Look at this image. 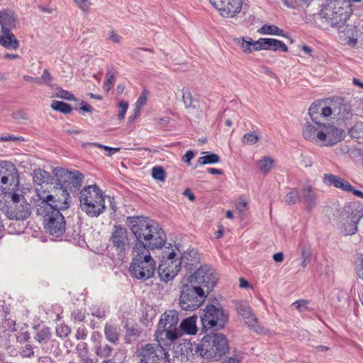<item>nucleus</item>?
I'll list each match as a JSON object with an SVG mask.
<instances>
[{
	"instance_id": "obj_16",
	"label": "nucleus",
	"mask_w": 363,
	"mask_h": 363,
	"mask_svg": "<svg viewBox=\"0 0 363 363\" xmlns=\"http://www.w3.org/2000/svg\"><path fill=\"white\" fill-rule=\"evenodd\" d=\"M6 184L17 186L18 175L17 169L12 163L4 161L0 162V186Z\"/></svg>"
},
{
	"instance_id": "obj_7",
	"label": "nucleus",
	"mask_w": 363,
	"mask_h": 363,
	"mask_svg": "<svg viewBox=\"0 0 363 363\" xmlns=\"http://www.w3.org/2000/svg\"><path fill=\"white\" fill-rule=\"evenodd\" d=\"M207 296L203 287L187 281L181 289L179 303L182 309L193 311L203 303Z\"/></svg>"
},
{
	"instance_id": "obj_37",
	"label": "nucleus",
	"mask_w": 363,
	"mask_h": 363,
	"mask_svg": "<svg viewBox=\"0 0 363 363\" xmlns=\"http://www.w3.org/2000/svg\"><path fill=\"white\" fill-rule=\"evenodd\" d=\"M285 203L287 205H293L301 202V196L296 189H290L284 198Z\"/></svg>"
},
{
	"instance_id": "obj_32",
	"label": "nucleus",
	"mask_w": 363,
	"mask_h": 363,
	"mask_svg": "<svg viewBox=\"0 0 363 363\" xmlns=\"http://www.w3.org/2000/svg\"><path fill=\"white\" fill-rule=\"evenodd\" d=\"M274 165V160L270 157H263L257 162L258 170L264 174L270 172Z\"/></svg>"
},
{
	"instance_id": "obj_14",
	"label": "nucleus",
	"mask_w": 363,
	"mask_h": 363,
	"mask_svg": "<svg viewBox=\"0 0 363 363\" xmlns=\"http://www.w3.org/2000/svg\"><path fill=\"white\" fill-rule=\"evenodd\" d=\"M111 245L118 253L125 252L129 246L128 232L127 229L120 225H113L110 238Z\"/></svg>"
},
{
	"instance_id": "obj_49",
	"label": "nucleus",
	"mask_w": 363,
	"mask_h": 363,
	"mask_svg": "<svg viewBox=\"0 0 363 363\" xmlns=\"http://www.w3.org/2000/svg\"><path fill=\"white\" fill-rule=\"evenodd\" d=\"M340 177L330 174H326L324 176L323 178V182L328 186H334L335 187L336 183L339 181Z\"/></svg>"
},
{
	"instance_id": "obj_25",
	"label": "nucleus",
	"mask_w": 363,
	"mask_h": 363,
	"mask_svg": "<svg viewBox=\"0 0 363 363\" xmlns=\"http://www.w3.org/2000/svg\"><path fill=\"white\" fill-rule=\"evenodd\" d=\"M36 192L38 196L41 201L40 204L38 205L39 208H38L37 212L38 215H43L45 211L52 209V206H50L52 191H47L40 186V188H36Z\"/></svg>"
},
{
	"instance_id": "obj_11",
	"label": "nucleus",
	"mask_w": 363,
	"mask_h": 363,
	"mask_svg": "<svg viewBox=\"0 0 363 363\" xmlns=\"http://www.w3.org/2000/svg\"><path fill=\"white\" fill-rule=\"evenodd\" d=\"M42 216L47 233L55 238H58L65 233V221L60 211L57 209L48 210Z\"/></svg>"
},
{
	"instance_id": "obj_13",
	"label": "nucleus",
	"mask_w": 363,
	"mask_h": 363,
	"mask_svg": "<svg viewBox=\"0 0 363 363\" xmlns=\"http://www.w3.org/2000/svg\"><path fill=\"white\" fill-rule=\"evenodd\" d=\"M54 174L57 179V186H67L72 184L74 187L81 186L83 174L79 171H69L68 169L57 167L54 169Z\"/></svg>"
},
{
	"instance_id": "obj_3",
	"label": "nucleus",
	"mask_w": 363,
	"mask_h": 363,
	"mask_svg": "<svg viewBox=\"0 0 363 363\" xmlns=\"http://www.w3.org/2000/svg\"><path fill=\"white\" fill-rule=\"evenodd\" d=\"M106 196L96 185H89L82 188L79 193V202L82 210L90 217H98L106 209Z\"/></svg>"
},
{
	"instance_id": "obj_23",
	"label": "nucleus",
	"mask_w": 363,
	"mask_h": 363,
	"mask_svg": "<svg viewBox=\"0 0 363 363\" xmlns=\"http://www.w3.org/2000/svg\"><path fill=\"white\" fill-rule=\"evenodd\" d=\"M11 30L12 28L1 29L0 45L7 50H16L20 45Z\"/></svg>"
},
{
	"instance_id": "obj_30",
	"label": "nucleus",
	"mask_w": 363,
	"mask_h": 363,
	"mask_svg": "<svg viewBox=\"0 0 363 363\" xmlns=\"http://www.w3.org/2000/svg\"><path fill=\"white\" fill-rule=\"evenodd\" d=\"M257 32L262 35H272L290 38L286 34L284 33L283 30L280 29L275 25L264 24L258 29Z\"/></svg>"
},
{
	"instance_id": "obj_40",
	"label": "nucleus",
	"mask_w": 363,
	"mask_h": 363,
	"mask_svg": "<svg viewBox=\"0 0 363 363\" xmlns=\"http://www.w3.org/2000/svg\"><path fill=\"white\" fill-rule=\"evenodd\" d=\"M51 108L57 111L62 113H69L72 111V106L63 101H53L51 104Z\"/></svg>"
},
{
	"instance_id": "obj_36",
	"label": "nucleus",
	"mask_w": 363,
	"mask_h": 363,
	"mask_svg": "<svg viewBox=\"0 0 363 363\" xmlns=\"http://www.w3.org/2000/svg\"><path fill=\"white\" fill-rule=\"evenodd\" d=\"M243 320L245 324L255 333H262L263 332V328L259 325L257 318L253 313Z\"/></svg>"
},
{
	"instance_id": "obj_50",
	"label": "nucleus",
	"mask_w": 363,
	"mask_h": 363,
	"mask_svg": "<svg viewBox=\"0 0 363 363\" xmlns=\"http://www.w3.org/2000/svg\"><path fill=\"white\" fill-rule=\"evenodd\" d=\"M335 187L350 192L353 190V186L342 178H340L339 181L336 183Z\"/></svg>"
},
{
	"instance_id": "obj_35",
	"label": "nucleus",
	"mask_w": 363,
	"mask_h": 363,
	"mask_svg": "<svg viewBox=\"0 0 363 363\" xmlns=\"http://www.w3.org/2000/svg\"><path fill=\"white\" fill-rule=\"evenodd\" d=\"M50 177V174L43 169H37L33 171V182L39 186H42V184L47 182Z\"/></svg>"
},
{
	"instance_id": "obj_26",
	"label": "nucleus",
	"mask_w": 363,
	"mask_h": 363,
	"mask_svg": "<svg viewBox=\"0 0 363 363\" xmlns=\"http://www.w3.org/2000/svg\"><path fill=\"white\" fill-rule=\"evenodd\" d=\"M315 191L313 189L311 184L306 182L303 184L302 189L301 200L306 205L307 210H311L315 206Z\"/></svg>"
},
{
	"instance_id": "obj_57",
	"label": "nucleus",
	"mask_w": 363,
	"mask_h": 363,
	"mask_svg": "<svg viewBox=\"0 0 363 363\" xmlns=\"http://www.w3.org/2000/svg\"><path fill=\"white\" fill-rule=\"evenodd\" d=\"M147 100V95L145 94V93L143 92L138 99L136 103L135 104V106L142 109V108L146 104Z\"/></svg>"
},
{
	"instance_id": "obj_44",
	"label": "nucleus",
	"mask_w": 363,
	"mask_h": 363,
	"mask_svg": "<svg viewBox=\"0 0 363 363\" xmlns=\"http://www.w3.org/2000/svg\"><path fill=\"white\" fill-rule=\"evenodd\" d=\"M166 176V172L162 167H154L152 169V177L155 179L160 182H164L165 180Z\"/></svg>"
},
{
	"instance_id": "obj_1",
	"label": "nucleus",
	"mask_w": 363,
	"mask_h": 363,
	"mask_svg": "<svg viewBox=\"0 0 363 363\" xmlns=\"http://www.w3.org/2000/svg\"><path fill=\"white\" fill-rule=\"evenodd\" d=\"M130 229L136 238L133 247L139 244L146 249L161 248L167 238L160 224L155 220L142 216L128 217Z\"/></svg>"
},
{
	"instance_id": "obj_38",
	"label": "nucleus",
	"mask_w": 363,
	"mask_h": 363,
	"mask_svg": "<svg viewBox=\"0 0 363 363\" xmlns=\"http://www.w3.org/2000/svg\"><path fill=\"white\" fill-rule=\"evenodd\" d=\"M235 308L237 313L242 318V319L247 318L250 314L252 313V309L246 302H236Z\"/></svg>"
},
{
	"instance_id": "obj_62",
	"label": "nucleus",
	"mask_w": 363,
	"mask_h": 363,
	"mask_svg": "<svg viewBox=\"0 0 363 363\" xmlns=\"http://www.w3.org/2000/svg\"><path fill=\"white\" fill-rule=\"evenodd\" d=\"M82 106L79 107V111L82 112L91 113L94 111V108L89 104L82 101Z\"/></svg>"
},
{
	"instance_id": "obj_52",
	"label": "nucleus",
	"mask_w": 363,
	"mask_h": 363,
	"mask_svg": "<svg viewBox=\"0 0 363 363\" xmlns=\"http://www.w3.org/2000/svg\"><path fill=\"white\" fill-rule=\"evenodd\" d=\"M90 145L104 149V150H106L107 152V155L108 156H111V155H113L114 153L118 152L120 150V148L111 147L106 146V145H101L99 143H91Z\"/></svg>"
},
{
	"instance_id": "obj_60",
	"label": "nucleus",
	"mask_w": 363,
	"mask_h": 363,
	"mask_svg": "<svg viewBox=\"0 0 363 363\" xmlns=\"http://www.w3.org/2000/svg\"><path fill=\"white\" fill-rule=\"evenodd\" d=\"M12 116L16 121H22V120L28 119L27 114L25 112L21 111L13 113Z\"/></svg>"
},
{
	"instance_id": "obj_19",
	"label": "nucleus",
	"mask_w": 363,
	"mask_h": 363,
	"mask_svg": "<svg viewBox=\"0 0 363 363\" xmlns=\"http://www.w3.org/2000/svg\"><path fill=\"white\" fill-rule=\"evenodd\" d=\"M319 140L325 146H332L337 143L342 137V131L333 125H322L319 123Z\"/></svg>"
},
{
	"instance_id": "obj_63",
	"label": "nucleus",
	"mask_w": 363,
	"mask_h": 363,
	"mask_svg": "<svg viewBox=\"0 0 363 363\" xmlns=\"http://www.w3.org/2000/svg\"><path fill=\"white\" fill-rule=\"evenodd\" d=\"M194 157V153L191 150H189L186 152V154L183 156L182 160L184 162L189 163L192 158Z\"/></svg>"
},
{
	"instance_id": "obj_58",
	"label": "nucleus",
	"mask_w": 363,
	"mask_h": 363,
	"mask_svg": "<svg viewBox=\"0 0 363 363\" xmlns=\"http://www.w3.org/2000/svg\"><path fill=\"white\" fill-rule=\"evenodd\" d=\"M87 336V331L84 327H79L76 333L75 337L77 340H84Z\"/></svg>"
},
{
	"instance_id": "obj_47",
	"label": "nucleus",
	"mask_w": 363,
	"mask_h": 363,
	"mask_svg": "<svg viewBox=\"0 0 363 363\" xmlns=\"http://www.w3.org/2000/svg\"><path fill=\"white\" fill-rule=\"evenodd\" d=\"M106 75L107 79L104 83V89L106 91H109L115 84L116 78L114 73L112 71L107 72Z\"/></svg>"
},
{
	"instance_id": "obj_24",
	"label": "nucleus",
	"mask_w": 363,
	"mask_h": 363,
	"mask_svg": "<svg viewBox=\"0 0 363 363\" xmlns=\"http://www.w3.org/2000/svg\"><path fill=\"white\" fill-rule=\"evenodd\" d=\"M92 340L94 342V347L95 354L100 358L109 357L113 352V347L105 342H102L101 335L99 334L92 336Z\"/></svg>"
},
{
	"instance_id": "obj_15",
	"label": "nucleus",
	"mask_w": 363,
	"mask_h": 363,
	"mask_svg": "<svg viewBox=\"0 0 363 363\" xmlns=\"http://www.w3.org/2000/svg\"><path fill=\"white\" fill-rule=\"evenodd\" d=\"M308 116L311 121H306L303 128V135L305 139L316 143L318 142V105L315 102L311 105Z\"/></svg>"
},
{
	"instance_id": "obj_34",
	"label": "nucleus",
	"mask_w": 363,
	"mask_h": 363,
	"mask_svg": "<svg viewBox=\"0 0 363 363\" xmlns=\"http://www.w3.org/2000/svg\"><path fill=\"white\" fill-rule=\"evenodd\" d=\"M238 43L241 50L246 54H250L253 51H257L255 48H257L258 46L255 45V41L252 40L250 37H247L246 38H242L241 40L239 39Z\"/></svg>"
},
{
	"instance_id": "obj_42",
	"label": "nucleus",
	"mask_w": 363,
	"mask_h": 363,
	"mask_svg": "<svg viewBox=\"0 0 363 363\" xmlns=\"http://www.w3.org/2000/svg\"><path fill=\"white\" fill-rule=\"evenodd\" d=\"M236 208L239 212L241 219L245 216V213L248 209V202L243 198H240L236 203Z\"/></svg>"
},
{
	"instance_id": "obj_22",
	"label": "nucleus",
	"mask_w": 363,
	"mask_h": 363,
	"mask_svg": "<svg viewBox=\"0 0 363 363\" xmlns=\"http://www.w3.org/2000/svg\"><path fill=\"white\" fill-rule=\"evenodd\" d=\"M171 247L172 249L170 252H163L164 255L162 256V262H169L170 264H172V262H182V264H187V261L190 260L192 265L197 263L198 259L196 257L197 252L194 250H192L190 252H184L182 256L181 261H177V259H174L176 255L174 250L172 249V246Z\"/></svg>"
},
{
	"instance_id": "obj_31",
	"label": "nucleus",
	"mask_w": 363,
	"mask_h": 363,
	"mask_svg": "<svg viewBox=\"0 0 363 363\" xmlns=\"http://www.w3.org/2000/svg\"><path fill=\"white\" fill-rule=\"evenodd\" d=\"M353 27L349 26L343 28L342 30H339V38L345 43L349 45H354L357 43V39L353 36Z\"/></svg>"
},
{
	"instance_id": "obj_10",
	"label": "nucleus",
	"mask_w": 363,
	"mask_h": 363,
	"mask_svg": "<svg viewBox=\"0 0 363 363\" xmlns=\"http://www.w3.org/2000/svg\"><path fill=\"white\" fill-rule=\"evenodd\" d=\"M161 344L147 343L142 345L136 352L138 363H162L167 352Z\"/></svg>"
},
{
	"instance_id": "obj_17",
	"label": "nucleus",
	"mask_w": 363,
	"mask_h": 363,
	"mask_svg": "<svg viewBox=\"0 0 363 363\" xmlns=\"http://www.w3.org/2000/svg\"><path fill=\"white\" fill-rule=\"evenodd\" d=\"M2 211L10 219L25 220L30 214V206L27 201H23L18 204L6 205Z\"/></svg>"
},
{
	"instance_id": "obj_21",
	"label": "nucleus",
	"mask_w": 363,
	"mask_h": 363,
	"mask_svg": "<svg viewBox=\"0 0 363 363\" xmlns=\"http://www.w3.org/2000/svg\"><path fill=\"white\" fill-rule=\"evenodd\" d=\"M182 262H174L170 264L169 262H161L158 267V274L164 282L172 280L178 273Z\"/></svg>"
},
{
	"instance_id": "obj_6",
	"label": "nucleus",
	"mask_w": 363,
	"mask_h": 363,
	"mask_svg": "<svg viewBox=\"0 0 363 363\" xmlns=\"http://www.w3.org/2000/svg\"><path fill=\"white\" fill-rule=\"evenodd\" d=\"M352 9L347 0H327L319 15L331 26L342 28L349 18Z\"/></svg>"
},
{
	"instance_id": "obj_4",
	"label": "nucleus",
	"mask_w": 363,
	"mask_h": 363,
	"mask_svg": "<svg viewBox=\"0 0 363 363\" xmlns=\"http://www.w3.org/2000/svg\"><path fill=\"white\" fill-rule=\"evenodd\" d=\"M179 313L175 310H168L162 314L155 333L158 343L167 345L178 339L182 333L178 326Z\"/></svg>"
},
{
	"instance_id": "obj_8",
	"label": "nucleus",
	"mask_w": 363,
	"mask_h": 363,
	"mask_svg": "<svg viewBox=\"0 0 363 363\" xmlns=\"http://www.w3.org/2000/svg\"><path fill=\"white\" fill-rule=\"evenodd\" d=\"M228 320V314L222 308L207 305L201 315V321L205 330L223 329Z\"/></svg>"
},
{
	"instance_id": "obj_51",
	"label": "nucleus",
	"mask_w": 363,
	"mask_h": 363,
	"mask_svg": "<svg viewBox=\"0 0 363 363\" xmlns=\"http://www.w3.org/2000/svg\"><path fill=\"white\" fill-rule=\"evenodd\" d=\"M335 187L350 192L353 190V186L342 178H340L339 181L336 183Z\"/></svg>"
},
{
	"instance_id": "obj_45",
	"label": "nucleus",
	"mask_w": 363,
	"mask_h": 363,
	"mask_svg": "<svg viewBox=\"0 0 363 363\" xmlns=\"http://www.w3.org/2000/svg\"><path fill=\"white\" fill-rule=\"evenodd\" d=\"M118 119L121 121L124 119L125 113L128 108V104L126 101H121L118 103Z\"/></svg>"
},
{
	"instance_id": "obj_28",
	"label": "nucleus",
	"mask_w": 363,
	"mask_h": 363,
	"mask_svg": "<svg viewBox=\"0 0 363 363\" xmlns=\"http://www.w3.org/2000/svg\"><path fill=\"white\" fill-rule=\"evenodd\" d=\"M358 221L359 218L356 215L347 218L345 223H344L342 228H341V233L343 235H354L357 231Z\"/></svg>"
},
{
	"instance_id": "obj_48",
	"label": "nucleus",
	"mask_w": 363,
	"mask_h": 363,
	"mask_svg": "<svg viewBox=\"0 0 363 363\" xmlns=\"http://www.w3.org/2000/svg\"><path fill=\"white\" fill-rule=\"evenodd\" d=\"M50 329L48 328H43L38 333L36 339L38 342H42L50 339Z\"/></svg>"
},
{
	"instance_id": "obj_46",
	"label": "nucleus",
	"mask_w": 363,
	"mask_h": 363,
	"mask_svg": "<svg viewBox=\"0 0 363 363\" xmlns=\"http://www.w3.org/2000/svg\"><path fill=\"white\" fill-rule=\"evenodd\" d=\"M77 7L84 13H87L91 6L89 0H73Z\"/></svg>"
},
{
	"instance_id": "obj_2",
	"label": "nucleus",
	"mask_w": 363,
	"mask_h": 363,
	"mask_svg": "<svg viewBox=\"0 0 363 363\" xmlns=\"http://www.w3.org/2000/svg\"><path fill=\"white\" fill-rule=\"evenodd\" d=\"M133 259L129 268L133 277L147 280L153 277L156 264L149 250L139 244L138 247H133Z\"/></svg>"
},
{
	"instance_id": "obj_29",
	"label": "nucleus",
	"mask_w": 363,
	"mask_h": 363,
	"mask_svg": "<svg viewBox=\"0 0 363 363\" xmlns=\"http://www.w3.org/2000/svg\"><path fill=\"white\" fill-rule=\"evenodd\" d=\"M196 316H191L184 319L179 325L180 333L182 331L186 334L194 335L197 332Z\"/></svg>"
},
{
	"instance_id": "obj_64",
	"label": "nucleus",
	"mask_w": 363,
	"mask_h": 363,
	"mask_svg": "<svg viewBox=\"0 0 363 363\" xmlns=\"http://www.w3.org/2000/svg\"><path fill=\"white\" fill-rule=\"evenodd\" d=\"M222 363H240V361L237 357L235 356L226 359Z\"/></svg>"
},
{
	"instance_id": "obj_55",
	"label": "nucleus",
	"mask_w": 363,
	"mask_h": 363,
	"mask_svg": "<svg viewBox=\"0 0 363 363\" xmlns=\"http://www.w3.org/2000/svg\"><path fill=\"white\" fill-rule=\"evenodd\" d=\"M40 79V82H43L45 84H49L52 80V77L48 69H45Z\"/></svg>"
},
{
	"instance_id": "obj_5",
	"label": "nucleus",
	"mask_w": 363,
	"mask_h": 363,
	"mask_svg": "<svg viewBox=\"0 0 363 363\" xmlns=\"http://www.w3.org/2000/svg\"><path fill=\"white\" fill-rule=\"evenodd\" d=\"M229 350L228 341L222 333L204 336L194 350L195 354L218 360Z\"/></svg>"
},
{
	"instance_id": "obj_59",
	"label": "nucleus",
	"mask_w": 363,
	"mask_h": 363,
	"mask_svg": "<svg viewBox=\"0 0 363 363\" xmlns=\"http://www.w3.org/2000/svg\"><path fill=\"white\" fill-rule=\"evenodd\" d=\"M359 278L363 279V255L359 258V264L355 268Z\"/></svg>"
},
{
	"instance_id": "obj_53",
	"label": "nucleus",
	"mask_w": 363,
	"mask_h": 363,
	"mask_svg": "<svg viewBox=\"0 0 363 363\" xmlns=\"http://www.w3.org/2000/svg\"><path fill=\"white\" fill-rule=\"evenodd\" d=\"M57 335L60 337H65L70 333V328L67 325H60L56 328Z\"/></svg>"
},
{
	"instance_id": "obj_54",
	"label": "nucleus",
	"mask_w": 363,
	"mask_h": 363,
	"mask_svg": "<svg viewBox=\"0 0 363 363\" xmlns=\"http://www.w3.org/2000/svg\"><path fill=\"white\" fill-rule=\"evenodd\" d=\"M23 201H27L23 195L13 193L11 194V201L8 205L18 204Z\"/></svg>"
},
{
	"instance_id": "obj_41",
	"label": "nucleus",
	"mask_w": 363,
	"mask_h": 363,
	"mask_svg": "<svg viewBox=\"0 0 363 363\" xmlns=\"http://www.w3.org/2000/svg\"><path fill=\"white\" fill-rule=\"evenodd\" d=\"M219 162V157L214 153L208 154L199 158V162L201 164H215Z\"/></svg>"
},
{
	"instance_id": "obj_20",
	"label": "nucleus",
	"mask_w": 363,
	"mask_h": 363,
	"mask_svg": "<svg viewBox=\"0 0 363 363\" xmlns=\"http://www.w3.org/2000/svg\"><path fill=\"white\" fill-rule=\"evenodd\" d=\"M256 50H272L286 52L289 50L288 46L282 41L274 38H261L255 41Z\"/></svg>"
},
{
	"instance_id": "obj_39",
	"label": "nucleus",
	"mask_w": 363,
	"mask_h": 363,
	"mask_svg": "<svg viewBox=\"0 0 363 363\" xmlns=\"http://www.w3.org/2000/svg\"><path fill=\"white\" fill-rule=\"evenodd\" d=\"M182 100L186 108L196 107L198 104L197 94L194 92H182Z\"/></svg>"
},
{
	"instance_id": "obj_12",
	"label": "nucleus",
	"mask_w": 363,
	"mask_h": 363,
	"mask_svg": "<svg viewBox=\"0 0 363 363\" xmlns=\"http://www.w3.org/2000/svg\"><path fill=\"white\" fill-rule=\"evenodd\" d=\"M223 18H234L241 12L243 0H209Z\"/></svg>"
},
{
	"instance_id": "obj_27",
	"label": "nucleus",
	"mask_w": 363,
	"mask_h": 363,
	"mask_svg": "<svg viewBox=\"0 0 363 363\" xmlns=\"http://www.w3.org/2000/svg\"><path fill=\"white\" fill-rule=\"evenodd\" d=\"M1 29L13 28L16 26V18L11 9H6L0 11Z\"/></svg>"
},
{
	"instance_id": "obj_56",
	"label": "nucleus",
	"mask_w": 363,
	"mask_h": 363,
	"mask_svg": "<svg viewBox=\"0 0 363 363\" xmlns=\"http://www.w3.org/2000/svg\"><path fill=\"white\" fill-rule=\"evenodd\" d=\"M307 303H308V302L306 301L300 300V301L294 302L292 303L291 306L294 307L296 309H297L300 312H302L303 311H304L307 308Z\"/></svg>"
},
{
	"instance_id": "obj_9",
	"label": "nucleus",
	"mask_w": 363,
	"mask_h": 363,
	"mask_svg": "<svg viewBox=\"0 0 363 363\" xmlns=\"http://www.w3.org/2000/svg\"><path fill=\"white\" fill-rule=\"evenodd\" d=\"M218 278L219 275L213 268L209 265H203L188 277L187 281L196 286H201L208 295L215 286Z\"/></svg>"
},
{
	"instance_id": "obj_61",
	"label": "nucleus",
	"mask_w": 363,
	"mask_h": 363,
	"mask_svg": "<svg viewBox=\"0 0 363 363\" xmlns=\"http://www.w3.org/2000/svg\"><path fill=\"white\" fill-rule=\"evenodd\" d=\"M23 140V138H20L16 137L12 135H9V134L0 138V141H4V142L17 141V140Z\"/></svg>"
},
{
	"instance_id": "obj_43",
	"label": "nucleus",
	"mask_w": 363,
	"mask_h": 363,
	"mask_svg": "<svg viewBox=\"0 0 363 363\" xmlns=\"http://www.w3.org/2000/svg\"><path fill=\"white\" fill-rule=\"evenodd\" d=\"M259 140V137L255 132H250L245 134L242 138L244 144L252 145L257 143Z\"/></svg>"
},
{
	"instance_id": "obj_18",
	"label": "nucleus",
	"mask_w": 363,
	"mask_h": 363,
	"mask_svg": "<svg viewBox=\"0 0 363 363\" xmlns=\"http://www.w3.org/2000/svg\"><path fill=\"white\" fill-rule=\"evenodd\" d=\"M69 194L65 186H54L52 189L50 206L52 209H57V211L65 210L69 206Z\"/></svg>"
},
{
	"instance_id": "obj_33",
	"label": "nucleus",
	"mask_w": 363,
	"mask_h": 363,
	"mask_svg": "<svg viewBox=\"0 0 363 363\" xmlns=\"http://www.w3.org/2000/svg\"><path fill=\"white\" fill-rule=\"evenodd\" d=\"M106 338L113 343H117L119 340L120 328L116 325L106 324L104 328Z\"/></svg>"
}]
</instances>
